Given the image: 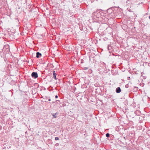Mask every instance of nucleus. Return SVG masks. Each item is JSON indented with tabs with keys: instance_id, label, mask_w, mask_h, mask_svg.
Segmentation results:
<instances>
[{
	"instance_id": "nucleus-1",
	"label": "nucleus",
	"mask_w": 150,
	"mask_h": 150,
	"mask_svg": "<svg viewBox=\"0 0 150 150\" xmlns=\"http://www.w3.org/2000/svg\"><path fill=\"white\" fill-rule=\"evenodd\" d=\"M104 15H105V13L101 9H98L92 13V17L96 19L97 18H99L100 20H101V17H103Z\"/></svg>"
},
{
	"instance_id": "nucleus-2",
	"label": "nucleus",
	"mask_w": 150,
	"mask_h": 150,
	"mask_svg": "<svg viewBox=\"0 0 150 150\" xmlns=\"http://www.w3.org/2000/svg\"><path fill=\"white\" fill-rule=\"evenodd\" d=\"M31 76L34 79H36L38 77V73L36 72H33L31 74Z\"/></svg>"
},
{
	"instance_id": "nucleus-3",
	"label": "nucleus",
	"mask_w": 150,
	"mask_h": 150,
	"mask_svg": "<svg viewBox=\"0 0 150 150\" xmlns=\"http://www.w3.org/2000/svg\"><path fill=\"white\" fill-rule=\"evenodd\" d=\"M113 10H112V8H109L107 10L108 13L109 14H112V13H113Z\"/></svg>"
},
{
	"instance_id": "nucleus-4",
	"label": "nucleus",
	"mask_w": 150,
	"mask_h": 150,
	"mask_svg": "<svg viewBox=\"0 0 150 150\" xmlns=\"http://www.w3.org/2000/svg\"><path fill=\"white\" fill-rule=\"evenodd\" d=\"M53 77L54 79L55 80L57 79L56 78V76L57 75L56 72L55 71H53Z\"/></svg>"
},
{
	"instance_id": "nucleus-5",
	"label": "nucleus",
	"mask_w": 150,
	"mask_h": 150,
	"mask_svg": "<svg viewBox=\"0 0 150 150\" xmlns=\"http://www.w3.org/2000/svg\"><path fill=\"white\" fill-rule=\"evenodd\" d=\"M121 89L120 87H118L116 89V92L117 93H119L121 92Z\"/></svg>"
},
{
	"instance_id": "nucleus-6",
	"label": "nucleus",
	"mask_w": 150,
	"mask_h": 150,
	"mask_svg": "<svg viewBox=\"0 0 150 150\" xmlns=\"http://www.w3.org/2000/svg\"><path fill=\"white\" fill-rule=\"evenodd\" d=\"M36 54V57L37 58H39L42 56V54L39 52H37Z\"/></svg>"
},
{
	"instance_id": "nucleus-7",
	"label": "nucleus",
	"mask_w": 150,
	"mask_h": 150,
	"mask_svg": "<svg viewBox=\"0 0 150 150\" xmlns=\"http://www.w3.org/2000/svg\"><path fill=\"white\" fill-rule=\"evenodd\" d=\"M101 18H102V19H103L105 21H108V18L105 17V16H104L103 17L102 16Z\"/></svg>"
},
{
	"instance_id": "nucleus-8",
	"label": "nucleus",
	"mask_w": 150,
	"mask_h": 150,
	"mask_svg": "<svg viewBox=\"0 0 150 150\" xmlns=\"http://www.w3.org/2000/svg\"><path fill=\"white\" fill-rule=\"evenodd\" d=\"M57 114V113H55L52 114V115L53 117L54 118H56L57 117V116L56 115Z\"/></svg>"
},
{
	"instance_id": "nucleus-9",
	"label": "nucleus",
	"mask_w": 150,
	"mask_h": 150,
	"mask_svg": "<svg viewBox=\"0 0 150 150\" xmlns=\"http://www.w3.org/2000/svg\"><path fill=\"white\" fill-rule=\"evenodd\" d=\"M110 134L109 133H107L106 134V136L107 137H110Z\"/></svg>"
},
{
	"instance_id": "nucleus-10",
	"label": "nucleus",
	"mask_w": 150,
	"mask_h": 150,
	"mask_svg": "<svg viewBox=\"0 0 150 150\" xmlns=\"http://www.w3.org/2000/svg\"><path fill=\"white\" fill-rule=\"evenodd\" d=\"M88 69V67H84V68H83V69L84 70H86Z\"/></svg>"
},
{
	"instance_id": "nucleus-11",
	"label": "nucleus",
	"mask_w": 150,
	"mask_h": 150,
	"mask_svg": "<svg viewBox=\"0 0 150 150\" xmlns=\"http://www.w3.org/2000/svg\"><path fill=\"white\" fill-rule=\"evenodd\" d=\"M55 139L56 140H58L59 139V138L58 137H56L55 138Z\"/></svg>"
},
{
	"instance_id": "nucleus-12",
	"label": "nucleus",
	"mask_w": 150,
	"mask_h": 150,
	"mask_svg": "<svg viewBox=\"0 0 150 150\" xmlns=\"http://www.w3.org/2000/svg\"><path fill=\"white\" fill-rule=\"evenodd\" d=\"M89 71V72L90 73H92V70L91 69H90L88 70Z\"/></svg>"
},
{
	"instance_id": "nucleus-13",
	"label": "nucleus",
	"mask_w": 150,
	"mask_h": 150,
	"mask_svg": "<svg viewBox=\"0 0 150 150\" xmlns=\"http://www.w3.org/2000/svg\"><path fill=\"white\" fill-rule=\"evenodd\" d=\"M125 87L127 88H128V85L127 84V85H125Z\"/></svg>"
},
{
	"instance_id": "nucleus-14",
	"label": "nucleus",
	"mask_w": 150,
	"mask_h": 150,
	"mask_svg": "<svg viewBox=\"0 0 150 150\" xmlns=\"http://www.w3.org/2000/svg\"><path fill=\"white\" fill-rule=\"evenodd\" d=\"M56 102H57V103H59V102H60V101H59V100H56Z\"/></svg>"
},
{
	"instance_id": "nucleus-15",
	"label": "nucleus",
	"mask_w": 150,
	"mask_h": 150,
	"mask_svg": "<svg viewBox=\"0 0 150 150\" xmlns=\"http://www.w3.org/2000/svg\"><path fill=\"white\" fill-rule=\"evenodd\" d=\"M59 145V144L58 143H56V144H55V146H58V145Z\"/></svg>"
},
{
	"instance_id": "nucleus-16",
	"label": "nucleus",
	"mask_w": 150,
	"mask_h": 150,
	"mask_svg": "<svg viewBox=\"0 0 150 150\" xmlns=\"http://www.w3.org/2000/svg\"><path fill=\"white\" fill-rule=\"evenodd\" d=\"M58 97V96L57 95H56L55 96V98H57Z\"/></svg>"
},
{
	"instance_id": "nucleus-17",
	"label": "nucleus",
	"mask_w": 150,
	"mask_h": 150,
	"mask_svg": "<svg viewBox=\"0 0 150 150\" xmlns=\"http://www.w3.org/2000/svg\"><path fill=\"white\" fill-rule=\"evenodd\" d=\"M48 101H51V99L50 98L49 99H48Z\"/></svg>"
},
{
	"instance_id": "nucleus-18",
	"label": "nucleus",
	"mask_w": 150,
	"mask_h": 150,
	"mask_svg": "<svg viewBox=\"0 0 150 150\" xmlns=\"http://www.w3.org/2000/svg\"><path fill=\"white\" fill-rule=\"evenodd\" d=\"M109 46H109V45H108V49H109V48H110V47H109Z\"/></svg>"
},
{
	"instance_id": "nucleus-19",
	"label": "nucleus",
	"mask_w": 150,
	"mask_h": 150,
	"mask_svg": "<svg viewBox=\"0 0 150 150\" xmlns=\"http://www.w3.org/2000/svg\"><path fill=\"white\" fill-rule=\"evenodd\" d=\"M109 46H109V45H108V49H109V48H110V47H109Z\"/></svg>"
},
{
	"instance_id": "nucleus-20",
	"label": "nucleus",
	"mask_w": 150,
	"mask_h": 150,
	"mask_svg": "<svg viewBox=\"0 0 150 150\" xmlns=\"http://www.w3.org/2000/svg\"><path fill=\"white\" fill-rule=\"evenodd\" d=\"M137 88H137V87H134V88H137Z\"/></svg>"
},
{
	"instance_id": "nucleus-21",
	"label": "nucleus",
	"mask_w": 150,
	"mask_h": 150,
	"mask_svg": "<svg viewBox=\"0 0 150 150\" xmlns=\"http://www.w3.org/2000/svg\"><path fill=\"white\" fill-rule=\"evenodd\" d=\"M34 85H38V84L37 83H35Z\"/></svg>"
},
{
	"instance_id": "nucleus-22",
	"label": "nucleus",
	"mask_w": 150,
	"mask_h": 150,
	"mask_svg": "<svg viewBox=\"0 0 150 150\" xmlns=\"http://www.w3.org/2000/svg\"><path fill=\"white\" fill-rule=\"evenodd\" d=\"M149 18L150 19V16H149Z\"/></svg>"
}]
</instances>
